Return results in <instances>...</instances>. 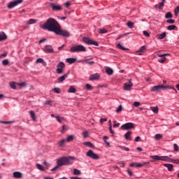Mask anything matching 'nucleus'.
<instances>
[{
	"instance_id": "4d7b16f0",
	"label": "nucleus",
	"mask_w": 179,
	"mask_h": 179,
	"mask_svg": "<svg viewBox=\"0 0 179 179\" xmlns=\"http://www.w3.org/2000/svg\"><path fill=\"white\" fill-rule=\"evenodd\" d=\"M166 23H170V24H173L176 23V21L174 20H166Z\"/></svg>"
},
{
	"instance_id": "49530a36",
	"label": "nucleus",
	"mask_w": 179,
	"mask_h": 179,
	"mask_svg": "<svg viewBox=\"0 0 179 179\" xmlns=\"http://www.w3.org/2000/svg\"><path fill=\"white\" fill-rule=\"evenodd\" d=\"M18 86H20L21 87H26L27 86V84L25 82H23V83H19L17 84Z\"/></svg>"
},
{
	"instance_id": "a18cd8bd",
	"label": "nucleus",
	"mask_w": 179,
	"mask_h": 179,
	"mask_svg": "<svg viewBox=\"0 0 179 179\" xmlns=\"http://www.w3.org/2000/svg\"><path fill=\"white\" fill-rule=\"evenodd\" d=\"M169 55H170V54L169 53H166L163 55L157 54V56L159 57L160 58H163V57L166 58V57H168Z\"/></svg>"
},
{
	"instance_id": "6e6552de",
	"label": "nucleus",
	"mask_w": 179,
	"mask_h": 179,
	"mask_svg": "<svg viewBox=\"0 0 179 179\" xmlns=\"http://www.w3.org/2000/svg\"><path fill=\"white\" fill-rule=\"evenodd\" d=\"M55 34L63 36V37H69L70 36V34L68 31L61 29V26L59 27L57 31H56Z\"/></svg>"
},
{
	"instance_id": "9d476101",
	"label": "nucleus",
	"mask_w": 179,
	"mask_h": 179,
	"mask_svg": "<svg viewBox=\"0 0 179 179\" xmlns=\"http://www.w3.org/2000/svg\"><path fill=\"white\" fill-rule=\"evenodd\" d=\"M122 129H125L128 131V129H132V128H135L134 123L128 122L126 123L121 127Z\"/></svg>"
},
{
	"instance_id": "7c9ffc66",
	"label": "nucleus",
	"mask_w": 179,
	"mask_h": 179,
	"mask_svg": "<svg viewBox=\"0 0 179 179\" xmlns=\"http://www.w3.org/2000/svg\"><path fill=\"white\" fill-rule=\"evenodd\" d=\"M69 93H76V88L73 86H71L68 90Z\"/></svg>"
},
{
	"instance_id": "4be33fe9",
	"label": "nucleus",
	"mask_w": 179,
	"mask_h": 179,
	"mask_svg": "<svg viewBox=\"0 0 179 179\" xmlns=\"http://www.w3.org/2000/svg\"><path fill=\"white\" fill-rule=\"evenodd\" d=\"M131 135H132L131 131H128L127 133H126L124 134L125 139H127V141H132V138L129 137V136H131Z\"/></svg>"
},
{
	"instance_id": "4c0bfd02",
	"label": "nucleus",
	"mask_w": 179,
	"mask_h": 179,
	"mask_svg": "<svg viewBox=\"0 0 179 179\" xmlns=\"http://www.w3.org/2000/svg\"><path fill=\"white\" fill-rule=\"evenodd\" d=\"M134 22L129 21L127 23V26L129 28V29H134Z\"/></svg>"
},
{
	"instance_id": "72a5a7b5",
	"label": "nucleus",
	"mask_w": 179,
	"mask_h": 179,
	"mask_svg": "<svg viewBox=\"0 0 179 179\" xmlns=\"http://www.w3.org/2000/svg\"><path fill=\"white\" fill-rule=\"evenodd\" d=\"M74 138H75V136L70 135L65 140H66V142H72V141H73Z\"/></svg>"
},
{
	"instance_id": "393cba45",
	"label": "nucleus",
	"mask_w": 179,
	"mask_h": 179,
	"mask_svg": "<svg viewBox=\"0 0 179 179\" xmlns=\"http://www.w3.org/2000/svg\"><path fill=\"white\" fill-rule=\"evenodd\" d=\"M66 62L68 64H75L76 62V58H68L66 59Z\"/></svg>"
},
{
	"instance_id": "a878e982",
	"label": "nucleus",
	"mask_w": 179,
	"mask_h": 179,
	"mask_svg": "<svg viewBox=\"0 0 179 179\" xmlns=\"http://www.w3.org/2000/svg\"><path fill=\"white\" fill-rule=\"evenodd\" d=\"M150 162L136 163V167H143V166H149Z\"/></svg>"
},
{
	"instance_id": "39448f33",
	"label": "nucleus",
	"mask_w": 179,
	"mask_h": 179,
	"mask_svg": "<svg viewBox=\"0 0 179 179\" xmlns=\"http://www.w3.org/2000/svg\"><path fill=\"white\" fill-rule=\"evenodd\" d=\"M83 43H85V44H88L90 45H96V47H98L99 45V43H97V41H95L93 39H90V38L83 37Z\"/></svg>"
},
{
	"instance_id": "ea45409f",
	"label": "nucleus",
	"mask_w": 179,
	"mask_h": 179,
	"mask_svg": "<svg viewBox=\"0 0 179 179\" xmlns=\"http://www.w3.org/2000/svg\"><path fill=\"white\" fill-rule=\"evenodd\" d=\"M9 85H10V87H11V89H16V83H15V82H10V83H9Z\"/></svg>"
},
{
	"instance_id": "f8f14e48",
	"label": "nucleus",
	"mask_w": 179,
	"mask_h": 179,
	"mask_svg": "<svg viewBox=\"0 0 179 179\" xmlns=\"http://www.w3.org/2000/svg\"><path fill=\"white\" fill-rule=\"evenodd\" d=\"M43 51H44V52L51 53V52H54V48H52V45H46L43 48Z\"/></svg>"
},
{
	"instance_id": "13d9d810",
	"label": "nucleus",
	"mask_w": 179,
	"mask_h": 179,
	"mask_svg": "<svg viewBox=\"0 0 179 179\" xmlns=\"http://www.w3.org/2000/svg\"><path fill=\"white\" fill-rule=\"evenodd\" d=\"M84 145H86V146H89L90 148H92V146H93V144H92L90 142H85Z\"/></svg>"
},
{
	"instance_id": "774afa93",
	"label": "nucleus",
	"mask_w": 179,
	"mask_h": 179,
	"mask_svg": "<svg viewBox=\"0 0 179 179\" xmlns=\"http://www.w3.org/2000/svg\"><path fill=\"white\" fill-rule=\"evenodd\" d=\"M70 179H82V178L72 176L70 178Z\"/></svg>"
},
{
	"instance_id": "3c124183",
	"label": "nucleus",
	"mask_w": 179,
	"mask_h": 179,
	"mask_svg": "<svg viewBox=\"0 0 179 179\" xmlns=\"http://www.w3.org/2000/svg\"><path fill=\"white\" fill-rule=\"evenodd\" d=\"M53 91L55 92V93H57V94L61 93V90L59 88H57V87L54 88Z\"/></svg>"
},
{
	"instance_id": "9b49d317",
	"label": "nucleus",
	"mask_w": 179,
	"mask_h": 179,
	"mask_svg": "<svg viewBox=\"0 0 179 179\" xmlns=\"http://www.w3.org/2000/svg\"><path fill=\"white\" fill-rule=\"evenodd\" d=\"M131 80H132V79L129 80V83H126L124 84V90H131V89H132V86H134V83H132Z\"/></svg>"
},
{
	"instance_id": "c756f323",
	"label": "nucleus",
	"mask_w": 179,
	"mask_h": 179,
	"mask_svg": "<svg viewBox=\"0 0 179 179\" xmlns=\"http://www.w3.org/2000/svg\"><path fill=\"white\" fill-rule=\"evenodd\" d=\"M150 110L153 113H155V114H157V113H159V107H157V106H155V107L151 106Z\"/></svg>"
},
{
	"instance_id": "2f4dec72",
	"label": "nucleus",
	"mask_w": 179,
	"mask_h": 179,
	"mask_svg": "<svg viewBox=\"0 0 179 179\" xmlns=\"http://www.w3.org/2000/svg\"><path fill=\"white\" fill-rule=\"evenodd\" d=\"M29 114L33 121H36V113L33 110H31L29 112Z\"/></svg>"
},
{
	"instance_id": "aec40b11",
	"label": "nucleus",
	"mask_w": 179,
	"mask_h": 179,
	"mask_svg": "<svg viewBox=\"0 0 179 179\" xmlns=\"http://www.w3.org/2000/svg\"><path fill=\"white\" fill-rule=\"evenodd\" d=\"M8 38V36H6V34L5 32H1L0 33V41H3Z\"/></svg>"
},
{
	"instance_id": "f704fd0d",
	"label": "nucleus",
	"mask_w": 179,
	"mask_h": 179,
	"mask_svg": "<svg viewBox=\"0 0 179 179\" xmlns=\"http://www.w3.org/2000/svg\"><path fill=\"white\" fill-rule=\"evenodd\" d=\"M57 121H58V122H59L60 124L63 122L65 121V118L62 117H59V116H56L55 117Z\"/></svg>"
},
{
	"instance_id": "de8ad7c7",
	"label": "nucleus",
	"mask_w": 179,
	"mask_h": 179,
	"mask_svg": "<svg viewBox=\"0 0 179 179\" xmlns=\"http://www.w3.org/2000/svg\"><path fill=\"white\" fill-rule=\"evenodd\" d=\"M36 64H44V59L39 58L36 60Z\"/></svg>"
},
{
	"instance_id": "0e129e2a",
	"label": "nucleus",
	"mask_w": 179,
	"mask_h": 179,
	"mask_svg": "<svg viewBox=\"0 0 179 179\" xmlns=\"http://www.w3.org/2000/svg\"><path fill=\"white\" fill-rule=\"evenodd\" d=\"M53 103V101L50 100V101H46L45 102V104H48V106H51V103Z\"/></svg>"
},
{
	"instance_id": "6e6d98bb",
	"label": "nucleus",
	"mask_w": 179,
	"mask_h": 179,
	"mask_svg": "<svg viewBox=\"0 0 179 179\" xmlns=\"http://www.w3.org/2000/svg\"><path fill=\"white\" fill-rule=\"evenodd\" d=\"M85 87H86V89H87V90H93V87H92V85H90V84H87V85H85Z\"/></svg>"
},
{
	"instance_id": "8fccbe9b",
	"label": "nucleus",
	"mask_w": 179,
	"mask_h": 179,
	"mask_svg": "<svg viewBox=\"0 0 179 179\" xmlns=\"http://www.w3.org/2000/svg\"><path fill=\"white\" fill-rule=\"evenodd\" d=\"M173 148H174L175 152H178V150H179L178 145H177L176 143L173 144Z\"/></svg>"
},
{
	"instance_id": "052dcab7",
	"label": "nucleus",
	"mask_w": 179,
	"mask_h": 179,
	"mask_svg": "<svg viewBox=\"0 0 179 179\" xmlns=\"http://www.w3.org/2000/svg\"><path fill=\"white\" fill-rule=\"evenodd\" d=\"M121 149H122V150H125L126 152H129V148H127V147H124V146H120Z\"/></svg>"
},
{
	"instance_id": "c85d7f7f",
	"label": "nucleus",
	"mask_w": 179,
	"mask_h": 179,
	"mask_svg": "<svg viewBox=\"0 0 179 179\" xmlns=\"http://www.w3.org/2000/svg\"><path fill=\"white\" fill-rule=\"evenodd\" d=\"M106 72L108 75H113V73H114V71H113L110 67H107L106 69Z\"/></svg>"
},
{
	"instance_id": "2eb2a0df",
	"label": "nucleus",
	"mask_w": 179,
	"mask_h": 179,
	"mask_svg": "<svg viewBox=\"0 0 179 179\" xmlns=\"http://www.w3.org/2000/svg\"><path fill=\"white\" fill-rule=\"evenodd\" d=\"M80 62H82L83 64H87L88 65H93L94 64V62L92 61V59L80 60Z\"/></svg>"
},
{
	"instance_id": "f03ea898",
	"label": "nucleus",
	"mask_w": 179,
	"mask_h": 179,
	"mask_svg": "<svg viewBox=\"0 0 179 179\" xmlns=\"http://www.w3.org/2000/svg\"><path fill=\"white\" fill-rule=\"evenodd\" d=\"M57 163V166L54 167L52 169V171H57V170H58V169H59V167H61L62 166H69V164H72V163H73V157H63L59 159Z\"/></svg>"
},
{
	"instance_id": "7ed1b4c3",
	"label": "nucleus",
	"mask_w": 179,
	"mask_h": 179,
	"mask_svg": "<svg viewBox=\"0 0 179 179\" xmlns=\"http://www.w3.org/2000/svg\"><path fill=\"white\" fill-rule=\"evenodd\" d=\"M151 162H157L162 160V162H169V163H174L175 164H179V159H173L169 157V156H159V155H151Z\"/></svg>"
},
{
	"instance_id": "680f3d73",
	"label": "nucleus",
	"mask_w": 179,
	"mask_h": 179,
	"mask_svg": "<svg viewBox=\"0 0 179 179\" xmlns=\"http://www.w3.org/2000/svg\"><path fill=\"white\" fill-rule=\"evenodd\" d=\"M143 34L145 36V37H150V34H148L147 31H143Z\"/></svg>"
},
{
	"instance_id": "e2e57ef3",
	"label": "nucleus",
	"mask_w": 179,
	"mask_h": 179,
	"mask_svg": "<svg viewBox=\"0 0 179 179\" xmlns=\"http://www.w3.org/2000/svg\"><path fill=\"white\" fill-rule=\"evenodd\" d=\"M66 131V127L65 125L62 126V129L61 130L62 134H64Z\"/></svg>"
},
{
	"instance_id": "58836bf2",
	"label": "nucleus",
	"mask_w": 179,
	"mask_h": 179,
	"mask_svg": "<svg viewBox=\"0 0 179 179\" xmlns=\"http://www.w3.org/2000/svg\"><path fill=\"white\" fill-rule=\"evenodd\" d=\"M36 167L38 170H41V171H44V166H43L41 164H37Z\"/></svg>"
},
{
	"instance_id": "f257e3e1",
	"label": "nucleus",
	"mask_w": 179,
	"mask_h": 179,
	"mask_svg": "<svg viewBox=\"0 0 179 179\" xmlns=\"http://www.w3.org/2000/svg\"><path fill=\"white\" fill-rule=\"evenodd\" d=\"M60 26L59 23H58L55 19L48 18V20L41 26V27L43 30H48L49 31L56 33Z\"/></svg>"
},
{
	"instance_id": "c9c22d12",
	"label": "nucleus",
	"mask_w": 179,
	"mask_h": 179,
	"mask_svg": "<svg viewBox=\"0 0 179 179\" xmlns=\"http://www.w3.org/2000/svg\"><path fill=\"white\" fill-rule=\"evenodd\" d=\"M176 29H177V26H176V25H169L167 27V29L170 30V31L176 30Z\"/></svg>"
},
{
	"instance_id": "338daca9",
	"label": "nucleus",
	"mask_w": 179,
	"mask_h": 179,
	"mask_svg": "<svg viewBox=\"0 0 179 179\" xmlns=\"http://www.w3.org/2000/svg\"><path fill=\"white\" fill-rule=\"evenodd\" d=\"M65 5L66 8H69L71 6V1H67Z\"/></svg>"
},
{
	"instance_id": "412c9836",
	"label": "nucleus",
	"mask_w": 179,
	"mask_h": 179,
	"mask_svg": "<svg viewBox=\"0 0 179 179\" xmlns=\"http://www.w3.org/2000/svg\"><path fill=\"white\" fill-rule=\"evenodd\" d=\"M66 78H68V74H64V76L59 77L57 80L59 83H62V82H64V80H65V79H66Z\"/></svg>"
},
{
	"instance_id": "dca6fc26",
	"label": "nucleus",
	"mask_w": 179,
	"mask_h": 179,
	"mask_svg": "<svg viewBox=\"0 0 179 179\" xmlns=\"http://www.w3.org/2000/svg\"><path fill=\"white\" fill-rule=\"evenodd\" d=\"M100 76L99 73H94L90 76V80H99Z\"/></svg>"
},
{
	"instance_id": "6ab92c4d",
	"label": "nucleus",
	"mask_w": 179,
	"mask_h": 179,
	"mask_svg": "<svg viewBox=\"0 0 179 179\" xmlns=\"http://www.w3.org/2000/svg\"><path fill=\"white\" fill-rule=\"evenodd\" d=\"M146 50L145 46H142L138 50H137L136 52L137 55H142L143 52H145V50Z\"/></svg>"
},
{
	"instance_id": "a19ab883",
	"label": "nucleus",
	"mask_w": 179,
	"mask_h": 179,
	"mask_svg": "<svg viewBox=\"0 0 179 179\" xmlns=\"http://www.w3.org/2000/svg\"><path fill=\"white\" fill-rule=\"evenodd\" d=\"M174 12H175V16L177 17V16H178L179 15V6L175 8Z\"/></svg>"
},
{
	"instance_id": "bb28decb",
	"label": "nucleus",
	"mask_w": 179,
	"mask_h": 179,
	"mask_svg": "<svg viewBox=\"0 0 179 179\" xmlns=\"http://www.w3.org/2000/svg\"><path fill=\"white\" fill-rule=\"evenodd\" d=\"M164 167H166L168 169L169 171H173V164H164Z\"/></svg>"
},
{
	"instance_id": "20e7f679",
	"label": "nucleus",
	"mask_w": 179,
	"mask_h": 179,
	"mask_svg": "<svg viewBox=\"0 0 179 179\" xmlns=\"http://www.w3.org/2000/svg\"><path fill=\"white\" fill-rule=\"evenodd\" d=\"M71 52H85L86 51V48L82 45H76V46H73L70 49Z\"/></svg>"
},
{
	"instance_id": "473e14b6",
	"label": "nucleus",
	"mask_w": 179,
	"mask_h": 179,
	"mask_svg": "<svg viewBox=\"0 0 179 179\" xmlns=\"http://www.w3.org/2000/svg\"><path fill=\"white\" fill-rule=\"evenodd\" d=\"M117 48H119L120 50H122L123 51H127V50H129L128 48L122 46V45H121V43H118L117 45Z\"/></svg>"
},
{
	"instance_id": "5701e85b",
	"label": "nucleus",
	"mask_w": 179,
	"mask_h": 179,
	"mask_svg": "<svg viewBox=\"0 0 179 179\" xmlns=\"http://www.w3.org/2000/svg\"><path fill=\"white\" fill-rule=\"evenodd\" d=\"M13 177L15 178H22V173H20L19 171H15L13 173Z\"/></svg>"
},
{
	"instance_id": "37998d69",
	"label": "nucleus",
	"mask_w": 179,
	"mask_h": 179,
	"mask_svg": "<svg viewBox=\"0 0 179 179\" xmlns=\"http://www.w3.org/2000/svg\"><path fill=\"white\" fill-rule=\"evenodd\" d=\"M162 138H163V136L160 134H158L155 135V139L157 141H159V139H162Z\"/></svg>"
},
{
	"instance_id": "864d4df0",
	"label": "nucleus",
	"mask_w": 179,
	"mask_h": 179,
	"mask_svg": "<svg viewBox=\"0 0 179 179\" xmlns=\"http://www.w3.org/2000/svg\"><path fill=\"white\" fill-rule=\"evenodd\" d=\"M166 61V57H162V59H159L158 62H160V64H164V62Z\"/></svg>"
},
{
	"instance_id": "423d86ee",
	"label": "nucleus",
	"mask_w": 179,
	"mask_h": 179,
	"mask_svg": "<svg viewBox=\"0 0 179 179\" xmlns=\"http://www.w3.org/2000/svg\"><path fill=\"white\" fill-rule=\"evenodd\" d=\"M86 156H87V157H90L93 160H99V159H100V157L97 154L94 153L92 150H90L86 152Z\"/></svg>"
},
{
	"instance_id": "79ce46f5",
	"label": "nucleus",
	"mask_w": 179,
	"mask_h": 179,
	"mask_svg": "<svg viewBox=\"0 0 179 179\" xmlns=\"http://www.w3.org/2000/svg\"><path fill=\"white\" fill-rule=\"evenodd\" d=\"M165 17H166V19H171V17H173V15L170 12L167 13L165 15Z\"/></svg>"
},
{
	"instance_id": "e433bc0d",
	"label": "nucleus",
	"mask_w": 179,
	"mask_h": 179,
	"mask_svg": "<svg viewBox=\"0 0 179 179\" xmlns=\"http://www.w3.org/2000/svg\"><path fill=\"white\" fill-rule=\"evenodd\" d=\"M73 174H74L75 176H80V174H82V173H81L80 171H79L78 169H73Z\"/></svg>"
},
{
	"instance_id": "bf43d9fd",
	"label": "nucleus",
	"mask_w": 179,
	"mask_h": 179,
	"mask_svg": "<svg viewBox=\"0 0 179 179\" xmlns=\"http://www.w3.org/2000/svg\"><path fill=\"white\" fill-rule=\"evenodd\" d=\"M140 106H141V103L138 102V101H135V102L134 103V107H139Z\"/></svg>"
},
{
	"instance_id": "cd10ccee",
	"label": "nucleus",
	"mask_w": 179,
	"mask_h": 179,
	"mask_svg": "<svg viewBox=\"0 0 179 179\" xmlns=\"http://www.w3.org/2000/svg\"><path fill=\"white\" fill-rule=\"evenodd\" d=\"M37 23V20L36 19H29L27 22V24H36Z\"/></svg>"
},
{
	"instance_id": "4468645a",
	"label": "nucleus",
	"mask_w": 179,
	"mask_h": 179,
	"mask_svg": "<svg viewBox=\"0 0 179 179\" xmlns=\"http://www.w3.org/2000/svg\"><path fill=\"white\" fill-rule=\"evenodd\" d=\"M50 6L53 10H62V7L61 6H57L54 3H52Z\"/></svg>"
},
{
	"instance_id": "1a4fd4ad",
	"label": "nucleus",
	"mask_w": 179,
	"mask_h": 179,
	"mask_svg": "<svg viewBox=\"0 0 179 179\" xmlns=\"http://www.w3.org/2000/svg\"><path fill=\"white\" fill-rule=\"evenodd\" d=\"M22 2H23V0H17L13 2H10L8 4V9H12V8H15V6H17V5L22 3Z\"/></svg>"
},
{
	"instance_id": "0eeeda50",
	"label": "nucleus",
	"mask_w": 179,
	"mask_h": 179,
	"mask_svg": "<svg viewBox=\"0 0 179 179\" xmlns=\"http://www.w3.org/2000/svg\"><path fill=\"white\" fill-rule=\"evenodd\" d=\"M65 69V63L60 62L57 66V69H56V72L57 73H58L59 75H61V73H64V71Z\"/></svg>"
},
{
	"instance_id": "5fc2aeb1",
	"label": "nucleus",
	"mask_w": 179,
	"mask_h": 179,
	"mask_svg": "<svg viewBox=\"0 0 179 179\" xmlns=\"http://www.w3.org/2000/svg\"><path fill=\"white\" fill-rule=\"evenodd\" d=\"M122 111V106L120 105L117 109L116 110V113H121Z\"/></svg>"
},
{
	"instance_id": "09e8293b",
	"label": "nucleus",
	"mask_w": 179,
	"mask_h": 179,
	"mask_svg": "<svg viewBox=\"0 0 179 179\" xmlns=\"http://www.w3.org/2000/svg\"><path fill=\"white\" fill-rule=\"evenodd\" d=\"M166 89H171L172 90H176V88H174V87H171L169 85L164 86V90H166Z\"/></svg>"
},
{
	"instance_id": "69168bd1",
	"label": "nucleus",
	"mask_w": 179,
	"mask_h": 179,
	"mask_svg": "<svg viewBox=\"0 0 179 179\" xmlns=\"http://www.w3.org/2000/svg\"><path fill=\"white\" fill-rule=\"evenodd\" d=\"M117 164H121V167H125V163L124 162H119Z\"/></svg>"
},
{
	"instance_id": "603ef678",
	"label": "nucleus",
	"mask_w": 179,
	"mask_h": 179,
	"mask_svg": "<svg viewBox=\"0 0 179 179\" xmlns=\"http://www.w3.org/2000/svg\"><path fill=\"white\" fill-rule=\"evenodd\" d=\"M2 64L3 65H9V60L8 59H4L2 61Z\"/></svg>"
},
{
	"instance_id": "ddd939ff",
	"label": "nucleus",
	"mask_w": 179,
	"mask_h": 179,
	"mask_svg": "<svg viewBox=\"0 0 179 179\" xmlns=\"http://www.w3.org/2000/svg\"><path fill=\"white\" fill-rule=\"evenodd\" d=\"M164 87H164L163 85H155L151 88V92H160L161 89L164 90Z\"/></svg>"
},
{
	"instance_id": "a211bd4d",
	"label": "nucleus",
	"mask_w": 179,
	"mask_h": 179,
	"mask_svg": "<svg viewBox=\"0 0 179 179\" xmlns=\"http://www.w3.org/2000/svg\"><path fill=\"white\" fill-rule=\"evenodd\" d=\"M166 0H162V2L159 3V4L155 5L156 9H163L164 8V3Z\"/></svg>"
},
{
	"instance_id": "c03bdc74",
	"label": "nucleus",
	"mask_w": 179,
	"mask_h": 179,
	"mask_svg": "<svg viewBox=\"0 0 179 179\" xmlns=\"http://www.w3.org/2000/svg\"><path fill=\"white\" fill-rule=\"evenodd\" d=\"M107 29H101L99 30V33H100L101 34H104L106 33H107Z\"/></svg>"
},
{
	"instance_id": "b1692460",
	"label": "nucleus",
	"mask_w": 179,
	"mask_h": 179,
	"mask_svg": "<svg viewBox=\"0 0 179 179\" xmlns=\"http://www.w3.org/2000/svg\"><path fill=\"white\" fill-rule=\"evenodd\" d=\"M65 143H66V141L65 139H62L57 143L58 146L60 148H64Z\"/></svg>"
},
{
	"instance_id": "f3484780",
	"label": "nucleus",
	"mask_w": 179,
	"mask_h": 179,
	"mask_svg": "<svg viewBox=\"0 0 179 179\" xmlns=\"http://www.w3.org/2000/svg\"><path fill=\"white\" fill-rule=\"evenodd\" d=\"M166 36H167V33L163 32L162 34H158L156 36V38H157L158 40H163V38H165Z\"/></svg>"
}]
</instances>
